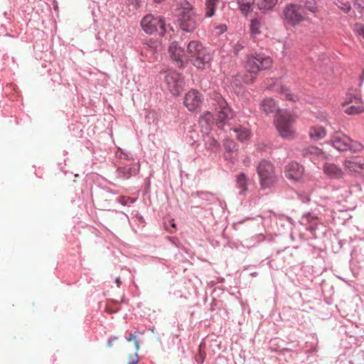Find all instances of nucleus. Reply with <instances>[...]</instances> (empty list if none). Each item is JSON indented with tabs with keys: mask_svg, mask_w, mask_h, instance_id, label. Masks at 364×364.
Listing matches in <instances>:
<instances>
[{
	"mask_svg": "<svg viewBox=\"0 0 364 364\" xmlns=\"http://www.w3.org/2000/svg\"><path fill=\"white\" fill-rule=\"evenodd\" d=\"M234 132L237 133V138L240 141H245L250 136V132L246 128L234 129Z\"/></svg>",
	"mask_w": 364,
	"mask_h": 364,
	"instance_id": "c756f323",
	"label": "nucleus"
},
{
	"mask_svg": "<svg viewBox=\"0 0 364 364\" xmlns=\"http://www.w3.org/2000/svg\"><path fill=\"white\" fill-rule=\"evenodd\" d=\"M255 0H238L237 4L241 13L247 16L253 11Z\"/></svg>",
	"mask_w": 364,
	"mask_h": 364,
	"instance_id": "5701e85b",
	"label": "nucleus"
},
{
	"mask_svg": "<svg viewBox=\"0 0 364 364\" xmlns=\"http://www.w3.org/2000/svg\"><path fill=\"white\" fill-rule=\"evenodd\" d=\"M115 283L117 284V286L118 287L120 286V284H121V281H120V279H119V277H118V278H117V279H115Z\"/></svg>",
	"mask_w": 364,
	"mask_h": 364,
	"instance_id": "ea45409f",
	"label": "nucleus"
},
{
	"mask_svg": "<svg viewBox=\"0 0 364 364\" xmlns=\"http://www.w3.org/2000/svg\"><path fill=\"white\" fill-rule=\"evenodd\" d=\"M323 171L331 178H341L344 176L343 170L334 164L326 163L323 166Z\"/></svg>",
	"mask_w": 364,
	"mask_h": 364,
	"instance_id": "a211bd4d",
	"label": "nucleus"
},
{
	"mask_svg": "<svg viewBox=\"0 0 364 364\" xmlns=\"http://www.w3.org/2000/svg\"><path fill=\"white\" fill-rule=\"evenodd\" d=\"M259 178V183L262 188H268L274 186L277 181L275 168L272 164L267 160L259 162L257 168Z\"/></svg>",
	"mask_w": 364,
	"mask_h": 364,
	"instance_id": "20e7f679",
	"label": "nucleus"
},
{
	"mask_svg": "<svg viewBox=\"0 0 364 364\" xmlns=\"http://www.w3.org/2000/svg\"><path fill=\"white\" fill-rule=\"evenodd\" d=\"M304 156L309 157L314 164L326 159V154L318 147L309 146L303 150Z\"/></svg>",
	"mask_w": 364,
	"mask_h": 364,
	"instance_id": "2eb2a0df",
	"label": "nucleus"
},
{
	"mask_svg": "<svg viewBox=\"0 0 364 364\" xmlns=\"http://www.w3.org/2000/svg\"><path fill=\"white\" fill-rule=\"evenodd\" d=\"M141 25L142 29L149 34H153L155 32L163 35L165 33V23L159 17H154L152 14H148L144 16Z\"/></svg>",
	"mask_w": 364,
	"mask_h": 364,
	"instance_id": "39448f33",
	"label": "nucleus"
},
{
	"mask_svg": "<svg viewBox=\"0 0 364 364\" xmlns=\"http://www.w3.org/2000/svg\"><path fill=\"white\" fill-rule=\"evenodd\" d=\"M168 53L171 59L176 62L178 67H182L185 53L183 48L178 46V43L173 42L168 48Z\"/></svg>",
	"mask_w": 364,
	"mask_h": 364,
	"instance_id": "ddd939ff",
	"label": "nucleus"
},
{
	"mask_svg": "<svg viewBox=\"0 0 364 364\" xmlns=\"http://www.w3.org/2000/svg\"><path fill=\"white\" fill-rule=\"evenodd\" d=\"M296 116L287 110L279 111L274 119L275 127L282 138L291 139L294 137L295 130L293 124L296 121Z\"/></svg>",
	"mask_w": 364,
	"mask_h": 364,
	"instance_id": "f03ea898",
	"label": "nucleus"
},
{
	"mask_svg": "<svg viewBox=\"0 0 364 364\" xmlns=\"http://www.w3.org/2000/svg\"><path fill=\"white\" fill-rule=\"evenodd\" d=\"M241 48H242V46H238V47H237V51H238V50H239L240 49H241Z\"/></svg>",
	"mask_w": 364,
	"mask_h": 364,
	"instance_id": "37998d69",
	"label": "nucleus"
},
{
	"mask_svg": "<svg viewBox=\"0 0 364 364\" xmlns=\"http://www.w3.org/2000/svg\"><path fill=\"white\" fill-rule=\"evenodd\" d=\"M363 149V146L360 144H358L357 146H355L354 150H360Z\"/></svg>",
	"mask_w": 364,
	"mask_h": 364,
	"instance_id": "58836bf2",
	"label": "nucleus"
},
{
	"mask_svg": "<svg viewBox=\"0 0 364 364\" xmlns=\"http://www.w3.org/2000/svg\"><path fill=\"white\" fill-rule=\"evenodd\" d=\"M260 109L266 114H272L275 112L278 113L279 111H283L278 108L275 101L272 98L264 99L260 104Z\"/></svg>",
	"mask_w": 364,
	"mask_h": 364,
	"instance_id": "6ab92c4d",
	"label": "nucleus"
},
{
	"mask_svg": "<svg viewBox=\"0 0 364 364\" xmlns=\"http://www.w3.org/2000/svg\"><path fill=\"white\" fill-rule=\"evenodd\" d=\"M212 59L210 52L205 47L196 56L191 58V61L198 69H205L209 65Z\"/></svg>",
	"mask_w": 364,
	"mask_h": 364,
	"instance_id": "9b49d317",
	"label": "nucleus"
},
{
	"mask_svg": "<svg viewBox=\"0 0 364 364\" xmlns=\"http://www.w3.org/2000/svg\"><path fill=\"white\" fill-rule=\"evenodd\" d=\"M138 333V331H135L134 333H130L128 337L126 338V340L127 342H130L134 341V347L136 350H139V341L136 338V334Z\"/></svg>",
	"mask_w": 364,
	"mask_h": 364,
	"instance_id": "473e14b6",
	"label": "nucleus"
},
{
	"mask_svg": "<svg viewBox=\"0 0 364 364\" xmlns=\"http://www.w3.org/2000/svg\"><path fill=\"white\" fill-rule=\"evenodd\" d=\"M119 177L123 179H127L132 176L136 175L139 171V166H125L117 169Z\"/></svg>",
	"mask_w": 364,
	"mask_h": 364,
	"instance_id": "412c9836",
	"label": "nucleus"
},
{
	"mask_svg": "<svg viewBox=\"0 0 364 364\" xmlns=\"http://www.w3.org/2000/svg\"><path fill=\"white\" fill-rule=\"evenodd\" d=\"M129 359L130 361L129 362L128 364H137L139 362V358L136 354H135L134 355H130Z\"/></svg>",
	"mask_w": 364,
	"mask_h": 364,
	"instance_id": "c9c22d12",
	"label": "nucleus"
},
{
	"mask_svg": "<svg viewBox=\"0 0 364 364\" xmlns=\"http://www.w3.org/2000/svg\"><path fill=\"white\" fill-rule=\"evenodd\" d=\"M343 166L350 172L360 173L364 171V159L362 157H350L343 162Z\"/></svg>",
	"mask_w": 364,
	"mask_h": 364,
	"instance_id": "4468645a",
	"label": "nucleus"
},
{
	"mask_svg": "<svg viewBox=\"0 0 364 364\" xmlns=\"http://www.w3.org/2000/svg\"><path fill=\"white\" fill-rule=\"evenodd\" d=\"M166 82L173 95L177 96L183 91L185 82L181 74L170 72L166 75Z\"/></svg>",
	"mask_w": 364,
	"mask_h": 364,
	"instance_id": "6e6552de",
	"label": "nucleus"
},
{
	"mask_svg": "<svg viewBox=\"0 0 364 364\" xmlns=\"http://www.w3.org/2000/svg\"><path fill=\"white\" fill-rule=\"evenodd\" d=\"M205 47L198 41H191L187 46V53L191 58H193L198 55Z\"/></svg>",
	"mask_w": 364,
	"mask_h": 364,
	"instance_id": "4be33fe9",
	"label": "nucleus"
},
{
	"mask_svg": "<svg viewBox=\"0 0 364 364\" xmlns=\"http://www.w3.org/2000/svg\"><path fill=\"white\" fill-rule=\"evenodd\" d=\"M272 59L264 54L255 53L247 55L245 68V73L242 78L245 84H250L257 77V73L263 70L271 68Z\"/></svg>",
	"mask_w": 364,
	"mask_h": 364,
	"instance_id": "f257e3e1",
	"label": "nucleus"
},
{
	"mask_svg": "<svg viewBox=\"0 0 364 364\" xmlns=\"http://www.w3.org/2000/svg\"><path fill=\"white\" fill-rule=\"evenodd\" d=\"M213 145H214V146H218V142H217L215 140H213Z\"/></svg>",
	"mask_w": 364,
	"mask_h": 364,
	"instance_id": "79ce46f5",
	"label": "nucleus"
},
{
	"mask_svg": "<svg viewBox=\"0 0 364 364\" xmlns=\"http://www.w3.org/2000/svg\"><path fill=\"white\" fill-rule=\"evenodd\" d=\"M278 0H257V6L260 10L272 9L277 3Z\"/></svg>",
	"mask_w": 364,
	"mask_h": 364,
	"instance_id": "b1692460",
	"label": "nucleus"
},
{
	"mask_svg": "<svg viewBox=\"0 0 364 364\" xmlns=\"http://www.w3.org/2000/svg\"><path fill=\"white\" fill-rule=\"evenodd\" d=\"M344 106L346 107L344 112L348 114H358L364 112V105L358 99H355L354 102L350 101L349 105Z\"/></svg>",
	"mask_w": 364,
	"mask_h": 364,
	"instance_id": "aec40b11",
	"label": "nucleus"
},
{
	"mask_svg": "<svg viewBox=\"0 0 364 364\" xmlns=\"http://www.w3.org/2000/svg\"><path fill=\"white\" fill-rule=\"evenodd\" d=\"M247 178L244 173H240L237 178V187L240 189V194H244L247 189Z\"/></svg>",
	"mask_w": 364,
	"mask_h": 364,
	"instance_id": "a878e982",
	"label": "nucleus"
},
{
	"mask_svg": "<svg viewBox=\"0 0 364 364\" xmlns=\"http://www.w3.org/2000/svg\"><path fill=\"white\" fill-rule=\"evenodd\" d=\"M363 74H364V70H363Z\"/></svg>",
	"mask_w": 364,
	"mask_h": 364,
	"instance_id": "c03bdc74",
	"label": "nucleus"
},
{
	"mask_svg": "<svg viewBox=\"0 0 364 364\" xmlns=\"http://www.w3.org/2000/svg\"><path fill=\"white\" fill-rule=\"evenodd\" d=\"M210 100L211 105L217 110L216 124L219 127H222L229 119L234 117V112L219 93L213 92L210 96Z\"/></svg>",
	"mask_w": 364,
	"mask_h": 364,
	"instance_id": "7ed1b4c3",
	"label": "nucleus"
},
{
	"mask_svg": "<svg viewBox=\"0 0 364 364\" xmlns=\"http://www.w3.org/2000/svg\"><path fill=\"white\" fill-rule=\"evenodd\" d=\"M351 140L346 134L341 132H336L331 137V143L334 148L341 151H345L353 147L350 145Z\"/></svg>",
	"mask_w": 364,
	"mask_h": 364,
	"instance_id": "9d476101",
	"label": "nucleus"
},
{
	"mask_svg": "<svg viewBox=\"0 0 364 364\" xmlns=\"http://www.w3.org/2000/svg\"><path fill=\"white\" fill-rule=\"evenodd\" d=\"M200 18L196 15L193 9L184 8L180 13V26L182 30L192 32L196 28Z\"/></svg>",
	"mask_w": 364,
	"mask_h": 364,
	"instance_id": "423d86ee",
	"label": "nucleus"
},
{
	"mask_svg": "<svg viewBox=\"0 0 364 364\" xmlns=\"http://www.w3.org/2000/svg\"><path fill=\"white\" fill-rule=\"evenodd\" d=\"M231 145H232V148H234V145L232 142L230 143L228 146H225V160H229L231 162H234L237 154L236 151H233L230 149Z\"/></svg>",
	"mask_w": 364,
	"mask_h": 364,
	"instance_id": "c85d7f7f",
	"label": "nucleus"
},
{
	"mask_svg": "<svg viewBox=\"0 0 364 364\" xmlns=\"http://www.w3.org/2000/svg\"><path fill=\"white\" fill-rule=\"evenodd\" d=\"M305 6H306V8L309 11H311L313 13H315L317 11V7H316V4L314 3H309V4H308L306 2V3H305Z\"/></svg>",
	"mask_w": 364,
	"mask_h": 364,
	"instance_id": "72a5a7b5",
	"label": "nucleus"
},
{
	"mask_svg": "<svg viewBox=\"0 0 364 364\" xmlns=\"http://www.w3.org/2000/svg\"><path fill=\"white\" fill-rule=\"evenodd\" d=\"M218 28L220 30L219 31L220 33H223L226 31L227 27L225 25H221V26H220V27Z\"/></svg>",
	"mask_w": 364,
	"mask_h": 364,
	"instance_id": "e433bc0d",
	"label": "nucleus"
},
{
	"mask_svg": "<svg viewBox=\"0 0 364 364\" xmlns=\"http://www.w3.org/2000/svg\"><path fill=\"white\" fill-rule=\"evenodd\" d=\"M215 119L213 117V114L210 112H205L203 116L200 118L199 122L202 127L210 126L212 124Z\"/></svg>",
	"mask_w": 364,
	"mask_h": 364,
	"instance_id": "393cba45",
	"label": "nucleus"
},
{
	"mask_svg": "<svg viewBox=\"0 0 364 364\" xmlns=\"http://www.w3.org/2000/svg\"><path fill=\"white\" fill-rule=\"evenodd\" d=\"M205 358V353L203 350V345L200 344L198 347V353L196 356V360L198 363H203Z\"/></svg>",
	"mask_w": 364,
	"mask_h": 364,
	"instance_id": "2f4dec72",
	"label": "nucleus"
},
{
	"mask_svg": "<svg viewBox=\"0 0 364 364\" xmlns=\"http://www.w3.org/2000/svg\"><path fill=\"white\" fill-rule=\"evenodd\" d=\"M284 16L285 22L291 26L299 25L305 19L301 6L296 4L287 5L284 10Z\"/></svg>",
	"mask_w": 364,
	"mask_h": 364,
	"instance_id": "0eeeda50",
	"label": "nucleus"
},
{
	"mask_svg": "<svg viewBox=\"0 0 364 364\" xmlns=\"http://www.w3.org/2000/svg\"><path fill=\"white\" fill-rule=\"evenodd\" d=\"M202 102L201 95L196 90H192L186 94L184 105L190 111H195Z\"/></svg>",
	"mask_w": 364,
	"mask_h": 364,
	"instance_id": "f8f14e48",
	"label": "nucleus"
},
{
	"mask_svg": "<svg viewBox=\"0 0 364 364\" xmlns=\"http://www.w3.org/2000/svg\"><path fill=\"white\" fill-rule=\"evenodd\" d=\"M261 21L260 20L255 18L252 19L250 23V31L251 34L254 36L260 33Z\"/></svg>",
	"mask_w": 364,
	"mask_h": 364,
	"instance_id": "cd10ccee",
	"label": "nucleus"
},
{
	"mask_svg": "<svg viewBox=\"0 0 364 364\" xmlns=\"http://www.w3.org/2000/svg\"><path fill=\"white\" fill-rule=\"evenodd\" d=\"M271 81L272 82L267 86V89L280 93L286 100H294L290 90L287 87L282 85L280 80H271Z\"/></svg>",
	"mask_w": 364,
	"mask_h": 364,
	"instance_id": "dca6fc26",
	"label": "nucleus"
},
{
	"mask_svg": "<svg viewBox=\"0 0 364 364\" xmlns=\"http://www.w3.org/2000/svg\"><path fill=\"white\" fill-rule=\"evenodd\" d=\"M165 229L170 233H173L176 231V225L173 219L169 220L164 224Z\"/></svg>",
	"mask_w": 364,
	"mask_h": 364,
	"instance_id": "7c9ffc66",
	"label": "nucleus"
},
{
	"mask_svg": "<svg viewBox=\"0 0 364 364\" xmlns=\"http://www.w3.org/2000/svg\"><path fill=\"white\" fill-rule=\"evenodd\" d=\"M118 310V308H117L116 309L114 310H109V308H107V311L109 312V313H113V312H116Z\"/></svg>",
	"mask_w": 364,
	"mask_h": 364,
	"instance_id": "a19ab883",
	"label": "nucleus"
},
{
	"mask_svg": "<svg viewBox=\"0 0 364 364\" xmlns=\"http://www.w3.org/2000/svg\"><path fill=\"white\" fill-rule=\"evenodd\" d=\"M217 0H207L205 3V15L208 17L212 16L215 13Z\"/></svg>",
	"mask_w": 364,
	"mask_h": 364,
	"instance_id": "bb28decb",
	"label": "nucleus"
},
{
	"mask_svg": "<svg viewBox=\"0 0 364 364\" xmlns=\"http://www.w3.org/2000/svg\"><path fill=\"white\" fill-rule=\"evenodd\" d=\"M117 337H114L113 338L110 339V340L108 341V344H107V346H108L109 347H111V346H112V341H115V340H117Z\"/></svg>",
	"mask_w": 364,
	"mask_h": 364,
	"instance_id": "4c0bfd02",
	"label": "nucleus"
},
{
	"mask_svg": "<svg viewBox=\"0 0 364 364\" xmlns=\"http://www.w3.org/2000/svg\"><path fill=\"white\" fill-rule=\"evenodd\" d=\"M309 136L311 140L317 141L323 139L326 136V128L320 124H314L309 127Z\"/></svg>",
	"mask_w": 364,
	"mask_h": 364,
	"instance_id": "f3484780",
	"label": "nucleus"
},
{
	"mask_svg": "<svg viewBox=\"0 0 364 364\" xmlns=\"http://www.w3.org/2000/svg\"><path fill=\"white\" fill-rule=\"evenodd\" d=\"M341 9L344 12L348 13L351 9V6L349 3L342 4V6H340Z\"/></svg>",
	"mask_w": 364,
	"mask_h": 364,
	"instance_id": "f704fd0d",
	"label": "nucleus"
},
{
	"mask_svg": "<svg viewBox=\"0 0 364 364\" xmlns=\"http://www.w3.org/2000/svg\"><path fill=\"white\" fill-rule=\"evenodd\" d=\"M285 176L291 181L296 182L304 181V168L297 162H291L284 168Z\"/></svg>",
	"mask_w": 364,
	"mask_h": 364,
	"instance_id": "1a4fd4ad",
	"label": "nucleus"
}]
</instances>
